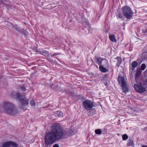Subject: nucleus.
I'll return each instance as SVG.
<instances>
[{
    "instance_id": "nucleus-1",
    "label": "nucleus",
    "mask_w": 147,
    "mask_h": 147,
    "mask_svg": "<svg viewBox=\"0 0 147 147\" xmlns=\"http://www.w3.org/2000/svg\"><path fill=\"white\" fill-rule=\"evenodd\" d=\"M70 134L68 130H65L59 124L55 123L51 126V131L45 135V143L47 145H51L55 142L68 137Z\"/></svg>"
},
{
    "instance_id": "nucleus-2",
    "label": "nucleus",
    "mask_w": 147,
    "mask_h": 147,
    "mask_svg": "<svg viewBox=\"0 0 147 147\" xmlns=\"http://www.w3.org/2000/svg\"><path fill=\"white\" fill-rule=\"evenodd\" d=\"M3 108L7 113L14 115L17 113V109L15 105L9 102H5Z\"/></svg>"
},
{
    "instance_id": "nucleus-3",
    "label": "nucleus",
    "mask_w": 147,
    "mask_h": 147,
    "mask_svg": "<svg viewBox=\"0 0 147 147\" xmlns=\"http://www.w3.org/2000/svg\"><path fill=\"white\" fill-rule=\"evenodd\" d=\"M15 98L19 100L20 101L19 108L20 109H24L28 107L29 100L26 97L23 96L19 93H16L14 96Z\"/></svg>"
},
{
    "instance_id": "nucleus-4",
    "label": "nucleus",
    "mask_w": 147,
    "mask_h": 147,
    "mask_svg": "<svg viewBox=\"0 0 147 147\" xmlns=\"http://www.w3.org/2000/svg\"><path fill=\"white\" fill-rule=\"evenodd\" d=\"M121 10L127 20H130L132 18L134 12L130 7L127 6H123Z\"/></svg>"
},
{
    "instance_id": "nucleus-5",
    "label": "nucleus",
    "mask_w": 147,
    "mask_h": 147,
    "mask_svg": "<svg viewBox=\"0 0 147 147\" xmlns=\"http://www.w3.org/2000/svg\"><path fill=\"white\" fill-rule=\"evenodd\" d=\"M101 64L99 66V68L100 70L103 73H106L108 71L109 65L107 59H103L102 62Z\"/></svg>"
},
{
    "instance_id": "nucleus-6",
    "label": "nucleus",
    "mask_w": 147,
    "mask_h": 147,
    "mask_svg": "<svg viewBox=\"0 0 147 147\" xmlns=\"http://www.w3.org/2000/svg\"><path fill=\"white\" fill-rule=\"evenodd\" d=\"M18 144L11 141H6L0 144V147H18Z\"/></svg>"
},
{
    "instance_id": "nucleus-7",
    "label": "nucleus",
    "mask_w": 147,
    "mask_h": 147,
    "mask_svg": "<svg viewBox=\"0 0 147 147\" xmlns=\"http://www.w3.org/2000/svg\"><path fill=\"white\" fill-rule=\"evenodd\" d=\"M85 109L87 110H90L94 106L93 102L90 100H86L83 102Z\"/></svg>"
},
{
    "instance_id": "nucleus-8",
    "label": "nucleus",
    "mask_w": 147,
    "mask_h": 147,
    "mask_svg": "<svg viewBox=\"0 0 147 147\" xmlns=\"http://www.w3.org/2000/svg\"><path fill=\"white\" fill-rule=\"evenodd\" d=\"M134 87L135 90L140 93H143L146 91L145 88L142 86L141 83H140L139 85L136 84H134Z\"/></svg>"
},
{
    "instance_id": "nucleus-9",
    "label": "nucleus",
    "mask_w": 147,
    "mask_h": 147,
    "mask_svg": "<svg viewBox=\"0 0 147 147\" xmlns=\"http://www.w3.org/2000/svg\"><path fill=\"white\" fill-rule=\"evenodd\" d=\"M116 16L117 19L118 20H124L125 18L123 12L119 11H117L116 13Z\"/></svg>"
},
{
    "instance_id": "nucleus-10",
    "label": "nucleus",
    "mask_w": 147,
    "mask_h": 147,
    "mask_svg": "<svg viewBox=\"0 0 147 147\" xmlns=\"http://www.w3.org/2000/svg\"><path fill=\"white\" fill-rule=\"evenodd\" d=\"M11 26L12 27L16 29L18 32L24 34L25 35H27L28 34V33L26 32V31L24 29H21L17 25L14 26L12 25Z\"/></svg>"
},
{
    "instance_id": "nucleus-11",
    "label": "nucleus",
    "mask_w": 147,
    "mask_h": 147,
    "mask_svg": "<svg viewBox=\"0 0 147 147\" xmlns=\"http://www.w3.org/2000/svg\"><path fill=\"white\" fill-rule=\"evenodd\" d=\"M118 79L119 83L121 85L126 84L124 77L119 76L118 77Z\"/></svg>"
},
{
    "instance_id": "nucleus-12",
    "label": "nucleus",
    "mask_w": 147,
    "mask_h": 147,
    "mask_svg": "<svg viewBox=\"0 0 147 147\" xmlns=\"http://www.w3.org/2000/svg\"><path fill=\"white\" fill-rule=\"evenodd\" d=\"M41 54L46 57H49L50 54L49 52L45 50L38 51L37 50V54Z\"/></svg>"
},
{
    "instance_id": "nucleus-13",
    "label": "nucleus",
    "mask_w": 147,
    "mask_h": 147,
    "mask_svg": "<svg viewBox=\"0 0 147 147\" xmlns=\"http://www.w3.org/2000/svg\"><path fill=\"white\" fill-rule=\"evenodd\" d=\"M138 63L136 61H134L132 62L131 64L132 67L131 68L132 72L134 71L135 69V68L138 66Z\"/></svg>"
},
{
    "instance_id": "nucleus-14",
    "label": "nucleus",
    "mask_w": 147,
    "mask_h": 147,
    "mask_svg": "<svg viewBox=\"0 0 147 147\" xmlns=\"http://www.w3.org/2000/svg\"><path fill=\"white\" fill-rule=\"evenodd\" d=\"M122 88V92L124 93H126L128 92V89L127 87L126 84L121 85Z\"/></svg>"
},
{
    "instance_id": "nucleus-15",
    "label": "nucleus",
    "mask_w": 147,
    "mask_h": 147,
    "mask_svg": "<svg viewBox=\"0 0 147 147\" xmlns=\"http://www.w3.org/2000/svg\"><path fill=\"white\" fill-rule=\"evenodd\" d=\"M126 146H134V143L132 140L131 139H129L127 144Z\"/></svg>"
},
{
    "instance_id": "nucleus-16",
    "label": "nucleus",
    "mask_w": 147,
    "mask_h": 147,
    "mask_svg": "<svg viewBox=\"0 0 147 147\" xmlns=\"http://www.w3.org/2000/svg\"><path fill=\"white\" fill-rule=\"evenodd\" d=\"M103 59L100 57H97L96 58V63L100 66Z\"/></svg>"
},
{
    "instance_id": "nucleus-17",
    "label": "nucleus",
    "mask_w": 147,
    "mask_h": 147,
    "mask_svg": "<svg viewBox=\"0 0 147 147\" xmlns=\"http://www.w3.org/2000/svg\"><path fill=\"white\" fill-rule=\"evenodd\" d=\"M109 37L112 42H115L116 41V39L114 35H110L109 36Z\"/></svg>"
},
{
    "instance_id": "nucleus-18",
    "label": "nucleus",
    "mask_w": 147,
    "mask_h": 147,
    "mask_svg": "<svg viewBox=\"0 0 147 147\" xmlns=\"http://www.w3.org/2000/svg\"><path fill=\"white\" fill-rule=\"evenodd\" d=\"M117 65H119L122 63V60L121 58V57H117Z\"/></svg>"
},
{
    "instance_id": "nucleus-19",
    "label": "nucleus",
    "mask_w": 147,
    "mask_h": 147,
    "mask_svg": "<svg viewBox=\"0 0 147 147\" xmlns=\"http://www.w3.org/2000/svg\"><path fill=\"white\" fill-rule=\"evenodd\" d=\"M141 72L140 70H138L136 71L135 77V79L136 80V79L139 78L141 74Z\"/></svg>"
},
{
    "instance_id": "nucleus-20",
    "label": "nucleus",
    "mask_w": 147,
    "mask_h": 147,
    "mask_svg": "<svg viewBox=\"0 0 147 147\" xmlns=\"http://www.w3.org/2000/svg\"><path fill=\"white\" fill-rule=\"evenodd\" d=\"M27 86L25 85H22L20 87V88L22 91H25L27 89L26 87Z\"/></svg>"
},
{
    "instance_id": "nucleus-21",
    "label": "nucleus",
    "mask_w": 147,
    "mask_h": 147,
    "mask_svg": "<svg viewBox=\"0 0 147 147\" xmlns=\"http://www.w3.org/2000/svg\"><path fill=\"white\" fill-rule=\"evenodd\" d=\"M95 132L96 134L100 135L102 133V131L100 129H97L95 130Z\"/></svg>"
},
{
    "instance_id": "nucleus-22",
    "label": "nucleus",
    "mask_w": 147,
    "mask_h": 147,
    "mask_svg": "<svg viewBox=\"0 0 147 147\" xmlns=\"http://www.w3.org/2000/svg\"><path fill=\"white\" fill-rule=\"evenodd\" d=\"M142 57L144 59L147 58V51L144 52L142 53Z\"/></svg>"
},
{
    "instance_id": "nucleus-23",
    "label": "nucleus",
    "mask_w": 147,
    "mask_h": 147,
    "mask_svg": "<svg viewBox=\"0 0 147 147\" xmlns=\"http://www.w3.org/2000/svg\"><path fill=\"white\" fill-rule=\"evenodd\" d=\"M122 139L123 140H125L128 138V136L126 134H124L122 136Z\"/></svg>"
},
{
    "instance_id": "nucleus-24",
    "label": "nucleus",
    "mask_w": 147,
    "mask_h": 147,
    "mask_svg": "<svg viewBox=\"0 0 147 147\" xmlns=\"http://www.w3.org/2000/svg\"><path fill=\"white\" fill-rule=\"evenodd\" d=\"M146 67V65L145 63H143L142 64L141 66V69L142 70H144Z\"/></svg>"
},
{
    "instance_id": "nucleus-25",
    "label": "nucleus",
    "mask_w": 147,
    "mask_h": 147,
    "mask_svg": "<svg viewBox=\"0 0 147 147\" xmlns=\"http://www.w3.org/2000/svg\"><path fill=\"white\" fill-rule=\"evenodd\" d=\"M30 104L32 106H34L35 102L34 100L32 99L30 102Z\"/></svg>"
},
{
    "instance_id": "nucleus-26",
    "label": "nucleus",
    "mask_w": 147,
    "mask_h": 147,
    "mask_svg": "<svg viewBox=\"0 0 147 147\" xmlns=\"http://www.w3.org/2000/svg\"><path fill=\"white\" fill-rule=\"evenodd\" d=\"M59 55V53H55L51 55V56L52 57H53L56 56H57Z\"/></svg>"
},
{
    "instance_id": "nucleus-27",
    "label": "nucleus",
    "mask_w": 147,
    "mask_h": 147,
    "mask_svg": "<svg viewBox=\"0 0 147 147\" xmlns=\"http://www.w3.org/2000/svg\"><path fill=\"white\" fill-rule=\"evenodd\" d=\"M53 147H59V146L58 144H55L54 145Z\"/></svg>"
},
{
    "instance_id": "nucleus-28",
    "label": "nucleus",
    "mask_w": 147,
    "mask_h": 147,
    "mask_svg": "<svg viewBox=\"0 0 147 147\" xmlns=\"http://www.w3.org/2000/svg\"><path fill=\"white\" fill-rule=\"evenodd\" d=\"M104 84L106 86H107L108 85V84L107 82H105Z\"/></svg>"
},
{
    "instance_id": "nucleus-29",
    "label": "nucleus",
    "mask_w": 147,
    "mask_h": 147,
    "mask_svg": "<svg viewBox=\"0 0 147 147\" xmlns=\"http://www.w3.org/2000/svg\"><path fill=\"white\" fill-rule=\"evenodd\" d=\"M143 32L144 33H146L147 32V30H145V31H143Z\"/></svg>"
},
{
    "instance_id": "nucleus-30",
    "label": "nucleus",
    "mask_w": 147,
    "mask_h": 147,
    "mask_svg": "<svg viewBox=\"0 0 147 147\" xmlns=\"http://www.w3.org/2000/svg\"><path fill=\"white\" fill-rule=\"evenodd\" d=\"M58 113H60V114L61 115V114H62V112H59V111H58L57 112Z\"/></svg>"
},
{
    "instance_id": "nucleus-31",
    "label": "nucleus",
    "mask_w": 147,
    "mask_h": 147,
    "mask_svg": "<svg viewBox=\"0 0 147 147\" xmlns=\"http://www.w3.org/2000/svg\"><path fill=\"white\" fill-rule=\"evenodd\" d=\"M142 147H147V146L146 145H143L142 146Z\"/></svg>"
},
{
    "instance_id": "nucleus-32",
    "label": "nucleus",
    "mask_w": 147,
    "mask_h": 147,
    "mask_svg": "<svg viewBox=\"0 0 147 147\" xmlns=\"http://www.w3.org/2000/svg\"><path fill=\"white\" fill-rule=\"evenodd\" d=\"M125 23H123V26H125Z\"/></svg>"
}]
</instances>
